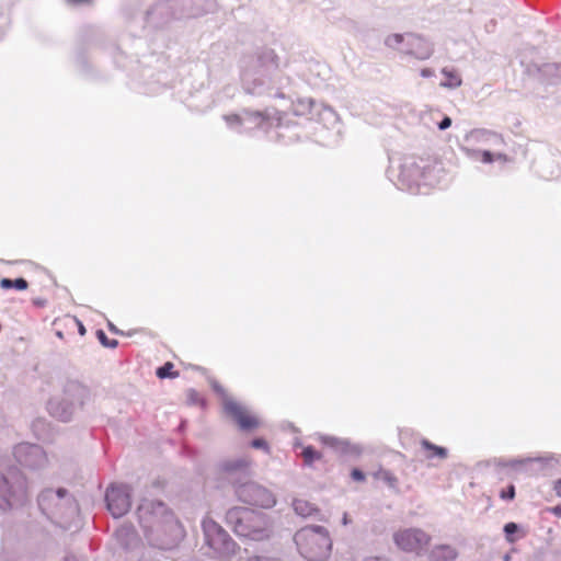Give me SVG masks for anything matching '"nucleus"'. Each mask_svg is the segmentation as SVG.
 <instances>
[{"instance_id": "obj_1", "label": "nucleus", "mask_w": 561, "mask_h": 561, "mask_svg": "<svg viewBox=\"0 0 561 561\" xmlns=\"http://www.w3.org/2000/svg\"><path fill=\"white\" fill-rule=\"evenodd\" d=\"M279 57L274 49L263 47L243 59L240 83L244 93L253 96L284 98L280 91L286 79L279 69Z\"/></svg>"}, {"instance_id": "obj_2", "label": "nucleus", "mask_w": 561, "mask_h": 561, "mask_svg": "<svg viewBox=\"0 0 561 561\" xmlns=\"http://www.w3.org/2000/svg\"><path fill=\"white\" fill-rule=\"evenodd\" d=\"M137 515L147 540L153 547L172 549L184 537L182 525L160 501L144 500L137 508Z\"/></svg>"}, {"instance_id": "obj_3", "label": "nucleus", "mask_w": 561, "mask_h": 561, "mask_svg": "<svg viewBox=\"0 0 561 561\" xmlns=\"http://www.w3.org/2000/svg\"><path fill=\"white\" fill-rule=\"evenodd\" d=\"M250 460L247 457L228 459L220 463L224 478L232 483L238 501L263 510H270L277 503L273 491L256 481L247 480L250 474Z\"/></svg>"}, {"instance_id": "obj_4", "label": "nucleus", "mask_w": 561, "mask_h": 561, "mask_svg": "<svg viewBox=\"0 0 561 561\" xmlns=\"http://www.w3.org/2000/svg\"><path fill=\"white\" fill-rule=\"evenodd\" d=\"M90 398L91 392L85 385L76 379H64L47 399L45 410L54 420L70 423L83 410Z\"/></svg>"}, {"instance_id": "obj_5", "label": "nucleus", "mask_w": 561, "mask_h": 561, "mask_svg": "<svg viewBox=\"0 0 561 561\" xmlns=\"http://www.w3.org/2000/svg\"><path fill=\"white\" fill-rule=\"evenodd\" d=\"M42 514L54 525L67 530L77 527L79 506L76 499L64 488L45 489L37 496Z\"/></svg>"}, {"instance_id": "obj_6", "label": "nucleus", "mask_w": 561, "mask_h": 561, "mask_svg": "<svg viewBox=\"0 0 561 561\" xmlns=\"http://www.w3.org/2000/svg\"><path fill=\"white\" fill-rule=\"evenodd\" d=\"M226 523L237 536L253 541L266 540L273 533L270 516L249 507L229 508L226 513Z\"/></svg>"}, {"instance_id": "obj_7", "label": "nucleus", "mask_w": 561, "mask_h": 561, "mask_svg": "<svg viewBox=\"0 0 561 561\" xmlns=\"http://www.w3.org/2000/svg\"><path fill=\"white\" fill-rule=\"evenodd\" d=\"M434 168L428 160L408 156L401 160L397 185L412 194L422 193V186L433 184L432 172Z\"/></svg>"}, {"instance_id": "obj_8", "label": "nucleus", "mask_w": 561, "mask_h": 561, "mask_svg": "<svg viewBox=\"0 0 561 561\" xmlns=\"http://www.w3.org/2000/svg\"><path fill=\"white\" fill-rule=\"evenodd\" d=\"M299 553L309 561H324L331 551L332 541L327 528L306 526L294 536Z\"/></svg>"}, {"instance_id": "obj_9", "label": "nucleus", "mask_w": 561, "mask_h": 561, "mask_svg": "<svg viewBox=\"0 0 561 561\" xmlns=\"http://www.w3.org/2000/svg\"><path fill=\"white\" fill-rule=\"evenodd\" d=\"M202 527L205 541L216 558L228 560L236 554L238 545L217 522L210 517H205Z\"/></svg>"}, {"instance_id": "obj_10", "label": "nucleus", "mask_w": 561, "mask_h": 561, "mask_svg": "<svg viewBox=\"0 0 561 561\" xmlns=\"http://www.w3.org/2000/svg\"><path fill=\"white\" fill-rule=\"evenodd\" d=\"M385 44L420 60L428 59L434 53V45L428 39L413 33L391 34L386 37Z\"/></svg>"}, {"instance_id": "obj_11", "label": "nucleus", "mask_w": 561, "mask_h": 561, "mask_svg": "<svg viewBox=\"0 0 561 561\" xmlns=\"http://www.w3.org/2000/svg\"><path fill=\"white\" fill-rule=\"evenodd\" d=\"M224 119L227 125L239 133L249 131L254 128L263 127L267 121H276L277 126L280 125L282 117L279 112L274 111L272 115L268 112H250L244 111L241 115H225Z\"/></svg>"}, {"instance_id": "obj_12", "label": "nucleus", "mask_w": 561, "mask_h": 561, "mask_svg": "<svg viewBox=\"0 0 561 561\" xmlns=\"http://www.w3.org/2000/svg\"><path fill=\"white\" fill-rule=\"evenodd\" d=\"M105 502L113 517L124 516L131 506V489L124 483H113L105 492Z\"/></svg>"}, {"instance_id": "obj_13", "label": "nucleus", "mask_w": 561, "mask_h": 561, "mask_svg": "<svg viewBox=\"0 0 561 561\" xmlns=\"http://www.w3.org/2000/svg\"><path fill=\"white\" fill-rule=\"evenodd\" d=\"M393 540L402 551L420 554L430 545L431 537L420 528H404L394 533Z\"/></svg>"}, {"instance_id": "obj_14", "label": "nucleus", "mask_w": 561, "mask_h": 561, "mask_svg": "<svg viewBox=\"0 0 561 561\" xmlns=\"http://www.w3.org/2000/svg\"><path fill=\"white\" fill-rule=\"evenodd\" d=\"M211 386L222 397L225 412L238 423L241 430H252L259 425L256 417L250 415L243 405L228 398L218 382L214 381Z\"/></svg>"}, {"instance_id": "obj_15", "label": "nucleus", "mask_w": 561, "mask_h": 561, "mask_svg": "<svg viewBox=\"0 0 561 561\" xmlns=\"http://www.w3.org/2000/svg\"><path fill=\"white\" fill-rule=\"evenodd\" d=\"M168 7L174 9L175 18H197L211 8L210 0H168Z\"/></svg>"}, {"instance_id": "obj_16", "label": "nucleus", "mask_w": 561, "mask_h": 561, "mask_svg": "<svg viewBox=\"0 0 561 561\" xmlns=\"http://www.w3.org/2000/svg\"><path fill=\"white\" fill-rule=\"evenodd\" d=\"M556 463H558L556 456L547 454L539 457L513 459L507 465L512 468L520 467L526 472L536 474L543 471L546 468L553 467Z\"/></svg>"}, {"instance_id": "obj_17", "label": "nucleus", "mask_w": 561, "mask_h": 561, "mask_svg": "<svg viewBox=\"0 0 561 561\" xmlns=\"http://www.w3.org/2000/svg\"><path fill=\"white\" fill-rule=\"evenodd\" d=\"M465 141L468 145H483L490 148L500 147L504 144L501 135L483 128H477L469 131L465 136Z\"/></svg>"}, {"instance_id": "obj_18", "label": "nucleus", "mask_w": 561, "mask_h": 561, "mask_svg": "<svg viewBox=\"0 0 561 561\" xmlns=\"http://www.w3.org/2000/svg\"><path fill=\"white\" fill-rule=\"evenodd\" d=\"M528 71H536L538 77L548 83H557L561 80V62L534 64Z\"/></svg>"}, {"instance_id": "obj_19", "label": "nucleus", "mask_w": 561, "mask_h": 561, "mask_svg": "<svg viewBox=\"0 0 561 561\" xmlns=\"http://www.w3.org/2000/svg\"><path fill=\"white\" fill-rule=\"evenodd\" d=\"M320 440L325 446L331 447L337 453L345 455H359L362 448L358 445L351 444L347 439H341L334 436L323 435Z\"/></svg>"}, {"instance_id": "obj_20", "label": "nucleus", "mask_w": 561, "mask_h": 561, "mask_svg": "<svg viewBox=\"0 0 561 561\" xmlns=\"http://www.w3.org/2000/svg\"><path fill=\"white\" fill-rule=\"evenodd\" d=\"M116 540L125 549L133 548L138 542V536L131 525H122L115 531Z\"/></svg>"}, {"instance_id": "obj_21", "label": "nucleus", "mask_w": 561, "mask_h": 561, "mask_svg": "<svg viewBox=\"0 0 561 561\" xmlns=\"http://www.w3.org/2000/svg\"><path fill=\"white\" fill-rule=\"evenodd\" d=\"M457 550L449 545L436 546L430 553V561H453L457 558Z\"/></svg>"}, {"instance_id": "obj_22", "label": "nucleus", "mask_w": 561, "mask_h": 561, "mask_svg": "<svg viewBox=\"0 0 561 561\" xmlns=\"http://www.w3.org/2000/svg\"><path fill=\"white\" fill-rule=\"evenodd\" d=\"M442 75L445 77V80L440 82L443 88L456 89L462 84V79L459 72L454 68H443Z\"/></svg>"}, {"instance_id": "obj_23", "label": "nucleus", "mask_w": 561, "mask_h": 561, "mask_svg": "<svg viewBox=\"0 0 561 561\" xmlns=\"http://www.w3.org/2000/svg\"><path fill=\"white\" fill-rule=\"evenodd\" d=\"M314 106L316 104L312 99H298L293 103V113L296 116H306L311 118Z\"/></svg>"}, {"instance_id": "obj_24", "label": "nucleus", "mask_w": 561, "mask_h": 561, "mask_svg": "<svg viewBox=\"0 0 561 561\" xmlns=\"http://www.w3.org/2000/svg\"><path fill=\"white\" fill-rule=\"evenodd\" d=\"M293 508L297 515L302 517H310L319 514V510L312 503L300 499L293 501Z\"/></svg>"}, {"instance_id": "obj_25", "label": "nucleus", "mask_w": 561, "mask_h": 561, "mask_svg": "<svg viewBox=\"0 0 561 561\" xmlns=\"http://www.w3.org/2000/svg\"><path fill=\"white\" fill-rule=\"evenodd\" d=\"M421 446L427 453L426 454L427 459H433V458L445 459V458H447L448 450L445 447L437 446L427 439H422Z\"/></svg>"}, {"instance_id": "obj_26", "label": "nucleus", "mask_w": 561, "mask_h": 561, "mask_svg": "<svg viewBox=\"0 0 561 561\" xmlns=\"http://www.w3.org/2000/svg\"><path fill=\"white\" fill-rule=\"evenodd\" d=\"M11 496L12 493L8 480L0 474V508L7 510L13 505Z\"/></svg>"}, {"instance_id": "obj_27", "label": "nucleus", "mask_w": 561, "mask_h": 561, "mask_svg": "<svg viewBox=\"0 0 561 561\" xmlns=\"http://www.w3.org/2000/svg\"><path fill=\"white\" fill-rule=\"evenodd\" d=\"M480 161L483 163H492L494 161L507 162L508 158L505 153H493L490 150H481Z\"/></svg>"}, {"instance_id": "obj_28", "label": "nucleus", "mask_w": 561, "mask_h": 561, "mask_svg": "<svg viewBox=\"0 0 561 561\" xmlns=\"http://www.w3.org/2000/svg\"><path fill=\"white\" fill-rule=\"evenodd\" d=\"M0 287L2 289L15 288L19 290H23V289L27 288V282L24 278H16L14 280H11L9 278H2L0 280Z\"/></svg>"}, {"instance_id": "obj_29", "label": "nucleus", "mask_w": 561, "mask_h": 561, "mask_svg": "<svg viewBox=\"0 0 561 561\" xmlns=\"http://www.w3.org/2000/svg\"><path fill=\"white\" fill-rule=\"evenodd\" d=\"M305 465L311 466L316 460L321 459V454L317 451L312 446L304 447L301 451Z\"/></svg>"}, {"instance_id": "obj_30", "label": "nucleus", "mask_w": 561, "mask_h": 561, "mask_svg": "<svg viewBox=\"0 0 561 561\" xmlns=\"http://www.w3.org/2000/svg\"><path fill=\"white\" fill-rule=\"evenodd\" d=\"M374 477L388 483L390 486H394L397 483V478L389 470L380 469L374 473Z\"/></svg>"}, {"instance_id": "obj_31", "label": "nucleus", "mask_w": 561, "mask_h": 561, "mask_svg": "<svg viewBox=\"0 0 561 561\" xmlns=\"http://www.w3.org/2000/svg\"><path fill=\"white\" fill-rule=\"evenodd\" d=\"M96 336L104 347L115 348L118 345L116 340H110L102 330L96 331Z\"/></svg>"}, {"instance_id": "obj_32", "label": "nucleus", "mask_w": 561, "mask_h": 561, "mask_svg": "<svg viewBox=\"0 0 561 561\" xmlns=\"http://www.w3.org/2000/svg\"><path fill=\"white\" fill-rule=\"evenodd\" d=\"M518 530V525L515 524V523H507L505 524L504 526V533H505V536H506V540L511 543L515 542V538L513 537V535L515 533H517Z\"/></svg>"}, {"instance_id": "obj_33", "label": "nucleus", "mask_w": 561, "mask_h": 561, "mask_svg": "<svg viewBox=\"0 0 561 561\" xmlns=\"http://www.w3.org/2000/svg\"><path fill=\"white\" fill-rule=\"evenodd\" d=\"M172 369H173V364L165 363L163 366H161L157 369V376L159 378L173 377L174 374L172 373Z\"/></svg>"}, {"instance_id": "obj_34", "label": "nucleus", "mask_w": 561, "mask_h": 561, "mask_svg": "<svg viewBox=\"0 0 561 561\" xmlns=\"http://www.w3.org/2000/svg\"><path fill=\"white\" fill-rule=\"evenodd\" d=\"M461 151L470 159L472 160H480V157H481V150L480 149H474V148H471L469 146H461L460 147Z\"/></svg>"}, {"instance_id": "obj_35", "label": "nucleus", "mask_w": 561, "mask_h": 561, "mask_svg": "<svg viewBox=\"0 0 561 561\" xmlns=\"http://www.w3.org/2000/svg\"><path fill=\"white\" fill-rule=\"evenodd\" d=\"M163 10V7L162 5H156L152 10L148 11L147 12V19L149 22L153 23V24H158V22L154 20V15L156 14H160Z\"/></svg>"}, {"instance_id": "obj_36", "label": "nucleus", "mask_w": 561, "mask_h": 561, "mask_svg": "<svg viewBox=\"0 0 561 561\" xmlns=\"http://www.w3.org/2000/svg\"><path fill=\"white\" fill-rule=\"evenodd\" d=\"M515 496V488L514 485H510L507 490L501 492V497L503 500H513Z\"/></svg>"}, {"instance_id": "obj_37", "label": "nucleus", "mask_w": 561, "mask_h": 561, "mask_svg": "<svg viewBox=\"0 0 561 561\" xmlns=\"http://www.w3.org/2000/svg\"><path fill=\"white\" fill-rule=\"evenodd\" d=\"M245 561H283L279 558L267 557V556H253L248 558Z\"/></svg>"}, {"instance_id": "obj_38", "label": "nucleus", "mask_w": 561, "mask_h": 561, "mask_svg": "<svg viewBox=\"0 0 561 561\" xmlns=\"http://www.w3.org/2000/svg\"><path fill=\"white\" fill-rule=\"evenodd\" d=\"M351 477H352L353 480L358 481V482L365 481L364 472L362 470L357 469V468L352 470Z\"/></svg>"}, {"instance_id": "obj_39", "label": "nucleus", "mask_w": 561, "mask_h": 561, "mask_svg": "<svg viewBox=\"0 0 561 561\" xmlns=\"http://www.w3.org/2000/svg\"><path fill=\"white\" fill-rule=\"evenodd\" d=\"M451 125V118L449 116H445L439 123H438V128L440 130H445L447 128H449Z\"/></svg>"}, {"instance_id": "obj_40", "label": "nucleus", "mask_w": 561, "mask_h": 561, "mask_svg": "<svg viewBox=\"0 0 561 561\" xmlns=\"http://www.w3.org/2000/svg\"><path fill=\"white\" fill-rule=\"evenodd\" d=\"M252 447L254 448H263V449H267V444L264 439L262 438H255L252 440L251 443Z\"/></svg>"}, {"instance_id": "obj_41", "label": "nucleus", "mask_w": 561, "mask_h": 561, "mask_svg": "<svg viewBox=\"0 0 561 561\" xmlns=\"http://www.w3.org/2000/svg\"><path fill=\"white\" fill-rule=\"evenodd\" d=\"M32 446L31 445H27V444H20L16 448H15V455L16 457L21 458L22 454H24L26 451V449H31Z\"/></svg>"}, {"instance_id": "obj_42", "label": "nucleus", "mask_w": 561, "mask_h": 561, "mask_svg": "<svg viewBox=\"0 0 561 561\" xmlns=\"http://www.w3.org/2000/svg\"><path fill=\"white\" fill-rule=\"evenodd\" d=\"M421 76H422L423 78H431V77H433V76H434V70H433V69H431V68H423V69L421 70Z\"/></svg>"}, {"instance_id": "obj_43", "label": "nucleus", "mask_w": 561, "mask_h": 561, "mask_svg": "<svg viewBox=\"0 0 561 561\" xmlns=\"http://www.w3.org/2000/svg\"><path fill=\"white\" fill-rule=\"evenodd\" d=\"M77 325H78V331H79V334L80 335H84L85 334V328L83 325V323L81 321H79L78 319H75Z\"/></svg>"}, {"instance_id": "obj_44", "label": "nucleus", "mask_w": 561, "mask_h": 561, "mask_svg": "<svg viewBox=\"0 0 561 561\" xmlns=\"http://www.w3.org/2000/svg\"><path fill=\"white\" fill-rule=\"evenodd\" d=\"M553 490L556 491L557 495L561 497V479H558L554 482Z\"/></svg>"}, {"instance_id": "obj_45", "label": "nucleus", "mask_w": 561, "mask_h": 561, "mask_svg": "<svg viewBox=\"0 0 561 561\" xmlns=\"http://www.w3.org/2000/svg\"><path fill=\"white\" fill-rule=\"evenodd\" d=\"M364 561H389V560L381 558V557H368Z\"/></svg>"}, {"instance_id": "obj_46", "label": "nucleus", "mask_w": 561, "mask_h": 561, "mask_svg": "<svg viewBox=\"0 0 561 561\" xmlns=\"http://www.w3.org/2000/svg\"><path fill=\"white\" fill-rule=\"evenodd\" d=\"M190 400L195 402L197 400V392L190 390Z\"/></svg>"}, {"instance_id": "obj_47", "label": "nucleus", "mask_w": 561, "mask_h": 561, "mask_svg": "<svg viewBox=\"0 0 561 561\" xmlns=\"http://www.w3.org/2000/svg\"><path fill=\"white\" fill-rule=\"evenodd\" d=\"M552 512L557 515V516H560L561 517V505H557L556 507L552 508Z\"/></svg>"}, {"instance_id": "obj_48", "label": "nucleus", "mask_w": 561, "mask_h": 561, "mask_svg": "<svg viewBox=\"0 0 561 561\" xmlns=\"http://www.w3.org/2000/svg\"><path fill=\"white\" fill-rule=\"evenodd\" d=\"M65 561H82L81 559L75 557V556H67L65 558Z\"/></svg>"}, {"instance_id": "obj_49", "label": "nucleus", "mask_w": 561, "mask_h": 561, "mask_svg": "<svg viewBox=\"0 0 561 561\" xmlns=\"http://www.w3.org/2000/svg\"><path fill=\"white\" fill-rule=\"evenodd\" d=\"M68 1L76 3V4H82V3H88L90 0H68Z\"/></svg>"}, {"instance_id": "obj_50", "label": "nucleus", "mask_w": 561, "mask_h": 561, "mask_svg": "<svg viewBox=\"0 0 561 561\" xmlns=\"http://www.w3.org/2000/svg\"><path fill=\"white\" fill-rule=\"evenodd\" d=\"M108 329H110L113 333H116V334H118V333H119V331H118V330L115 328V325H114V324H112V323H108Z\"/></svg>"}, {"instance_id": "obj_51", "label": "nucleus", "mask_w": 561, "mask_h": 561, "mask_svg": "<svg viewBox=\"0 0 561 561\" xmlns=\"http://www.w3.org/2000/svg\"><path fill=\"white\" fill-rule=\"evenodd\" d=\"M342 523H343V525H347L350 523V519H348V516L346 513H344V515H343Z\"/></svg>"}, {"instance_id": "obj_52", "label": "nucleus", "mask_w": 561, "mask_h": 561, "mask_svg": "<svg viewBox=\"0 0 561 561\" xmlns=\"http://www.w3.org/2000/svg\"><path fill=\"white\" fill-rule=\"evenodd\" d=\"M36 461H37V465H38L39 463V456L38 455H37Z\"/></svg>"}]
</instances>
